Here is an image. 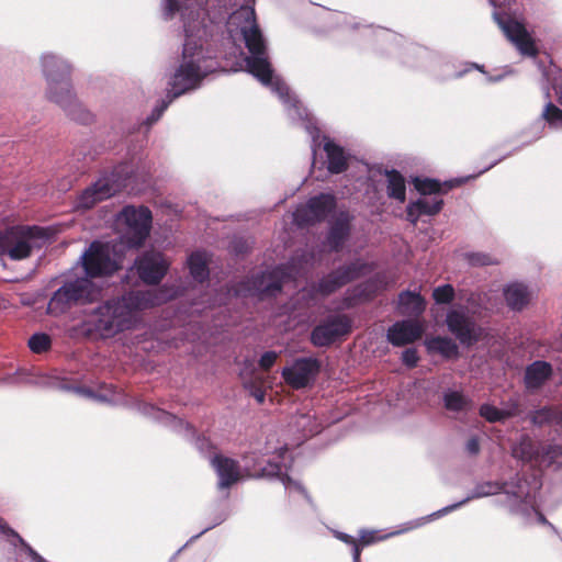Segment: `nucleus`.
<instances>
[{"label":"nucleus","instance_id":"1","mask_svg":"<svg viewBox=\"0 0 562 562\" xmlns=\"http://www.w3.org/2000/svg\"><path fill=\"white\" fill-rule=\"evenodd\" d=\"M211 0H164L162 14L166 21L180 14L184 36L182 61L170 80L168 101L156 106L147 124L157 122L169 103L190 89H194L201 79L215 69V61L204 53V44L220 30V21L210 18L205 5Z\"/></svg>","mask_w":562,"mask_h":562},{"label":"nucleus","instance_id":"2","mask_svg":"<svg viewBox=\"0 0 562 562\" xmlns=\"http://www.w3.org/2000/svg\"><path fill=\"white\" fill-rule=\"evenodd\" d=\"M228 40L235 47L238 55H244L241 46L245 45L249 50V56L245 57L248 72L255 76L262 85L268 86L277 93L282 103L286 106L289 116L292 120L302 121L304 128L312 136L313 151L317 145L319 131L308 117L307 111L303 108L294 95H291L289 87L283 80L273 75V70L268 60L266 44L262 34L256 22L254 8L241 5L234 11L226 22Z\"/></svg>","mask_w":562,"mask_h":562},{"label":"nucleus","instance_id":"3","mask_svg":"<svg viewBox=\"0 0 562 562\" xmlns=\"http://www.w3.org/2000/svg\"><path fill=\"white\" fill-rule=\"evenodd\" d=\"M173 288L150 291H131L99 304L87 316L85 325L90 334L103 339L133 330L142 323V311L160 305L175 296Z\"/></svg>","mask_w":562,"mask_h":562},{"label":"nucleus","instance_id":"4","mask_svg":"<svg viewBox=\"0 0 562 562\" xmlns=\"http://www.w3.org/2000/svg\"><path fill=\"white\" fill-rule=\"evenodd\" d=\"M125 251L122 244L94 240L81 255L80 262L85 277L91 281L93 278L112 276L122 268Z\"/></svg>","mask_w":562,"mask_h":562},{"label":"nucleus","instance_id":"5","mask_svg":"<svg viewBox=\"0 0 562 562\" xmlns=\"http://www.w3.org/2000/svg\"><path fill=\"white\" fill-rule=\"evenodd\" d=\"M121 236L113 240L122 244L123 250L140 248L149 237L153 215L146 206L126 205L115 216Z\"/></svg>","mask_w":562,"mask_h":562},{"label":"nucleus","instance_id":"6","mask_svg":"<svg viewBox=\"0 0 562 562\" xmlns=\"http://www.w3.org/2000/svg\"><path fill=\"white\" fill-rule=\"evenodd\" d=\"M48 238L47 229L38 226H14L0 233V256L22 260L33 248H41Z\"/></svg>","mask_w":562,"mask_h":562},{"label":"nucleus","instance_id":"7","mask_svg":"<svg viewBox=\"0 0 562 562\" xmlns=\"http://www.w3.org/2000/svg\"><path fill=\"white\" fill-rule=\"evenodd\" d=\"M42 65L48 85V98L71 113L75 98L68 80L70 66L50 54L43 55Z\"/></svg>","mask_w":562,"mask_h":562},{"label":"nucleus","instance_id":"8","mask_svg":"<svg viewBox=\"0 0 562 562\" xmlns=\"http://www.w3.org/2000/svg\"><path fill=\"white\" fill-rule=\"evenodd\" d=\"M98 294L99 291L92 281L78 277L65 282L63 286L54 292L48 302L47 313L54 316L61 315L76 303L92 301Z\"/></svg>","mask_w":562,"mask_h":562},{"label":"nucleus","instance_id":"9","mask_svg":"<svg viewBox=\"0 0 562 562\" xmlns=\"http://www.w3.org/2000/svg\"><path fill=\"white\" fill-rule=\"evenodd\" d=\"M289 269V267H277L271 271L262 272L251 281L240 283L234 289V294L236 296H274L292 277V271L285 272Z\"/></svg>","mask_w":562,"mask_h":562},{"label":"nucleus","instance_id":"10","mask_svg":"<svg viewBox=\"0 0 562 562\" xmlns=\"http://www.w3.org/2000/svg\"><path fill=\"white\" fill-rule=\"evenodd\" d=\"M321 367V361L315 357H300L282 369L281 376L290 387L301 390L314 383Z\"/></svg>","mask_w":562,"mask_h":562},{"label":"nucleus","instance_id":"11","mask_svg":"<svg viewBox=\"0 0 562 562\" xmlns=\"http://www.w3.org/2000/svg\"><path fill=\"white\" fill-rule=\"evenodd\" d=\"M124 186L125 179L120 178L117 172L103 176L78 196L76 206L82 210L90 209L98 202L113 196Z\"/></svg>","mask_w":562,"mask_h":562},{"label":"nucleus","instance_id":"12","mask_svg":"<svg viewBox=\"0 0 562 562\" xmlns=\"http://www.w3.org/2000/svg\"><path fill=\"white\" fill-rule=\"evenodd\" d=\"M369 269L370 267L367 263L359 260L351 262L324 276L317 284L313 285L312 291L323 296L329 295L348 282L364 274Z\"/></svg>","mask_w":562,"mask_h":562},{"label":"nucleus","instance_id":"13","mask_svg":"<svg viewBox=\"0 0 562 562\" xmlns=\"http://www.w3.org/2000/svg\"><path fill=\"white\" fill-rule=\"evenodd\" d=\"M336 199L330 193H321L311 198L305 205L299 206L293 213V221L299 226L323 221L334 211Z\"/></svg>","mask_w":562,"mask_h":562},{"label":"nucleus","instance_id":"14","mask_svg":"<svg viewBox=\"0 0 562 562\" xmlns=\"http://www.w3.org/2000/svg\"><path fill=\"white\" fill-rule=\"evenodd\" d=\"M446 324L449 331L454 335L462 345H473L480 339L482 334L481 327L465 313L463 307L451 308L447 313Z\"/></svg>","mask_w":562,"mask_h":562},{"label":"nucleus","instance_id":"15","mask_svg":"<svg viewBox=\"0 0 562 562\" xmlns=\"http://www.w3.org/2000/svg\"><path fill=\"white\" fill-rule=\"evenodd\" d=\"M351 329V321L347 315L330 316L314 327L311 341L316 347L329 346Z\"/></svg>","mask_w":562,"mask_h":562},{"label":"nucleus","instance_id":"16","mask_svg":"<svg viewBox=\"0 0 562 562\" xmlns=\"http://www.w3.org/2000/svg\"><path fill=\"white\" fill-rule=\"evenodd\" d=\"M494 19L503 30L506 37L516 46L520 54L535 57L538 53L533 38L527 32L524 24L495 12Z\"/></svg>","mask_w":562,"mask_h":562},{"label":"nucleus","instance_id":"17","mask_svg":"<svg viewBox=\"0 0 562 562\" xmlns=\"http://www.w3.org/2000/svg\"><path fill=\"white\" fill-rule=\"evenodd\" d=\"M134 266L143 282L157 284L166 276L170 263L161 252L147 250L137 257Z\"/></svg>","mask_w":562,"mask_h":562},{"label":"nucleus","instance_id":"18","mask_svg":"<svg viewBox=\"0 0 562 562\" xmlns=\"http://www.w3.org/2000/svg\"><path fill=\"white\" fill-rule=\"evenodd\" d=\"M513 454L524 461H536L540 464L550 465L562 454V448L560 446H549L546 450L540 451L536 448L531 438L522 436L514 447Z\"/></svg>","mask_w":562,"mask_h":562},{"label":"nucleus","instance_id":"19","mask_svg":"<svg viewBox=\"0 0 562 562\" xmlns=\"http://www.w3.org/2000/svg\"><path fill=\"white\" fill-rule=\"evenodd\" d=\"M424 333L423 325L417 321L396 322L387 330V339L394 346H404L419 339Z\"/></svg>","mask_w":562,"mask_h":562},{"label":"nucleus","instance_id":"20","mask_svg":"<svg viewBox=\"0 0 562 562\" xmlns=\"http://www.w3.org/2000/svg\"><path fill=\"white\" fill-rule=\"evenodd\" d=\"M210 461L217 473L220 488H227L239 480V468L235 460L215 453Z\"/></svg>","mask_w":562,"mask_h":562},{"label":"nucleus","instance_id":"21","mask_svg":"<svg viewBox=\"0 0 562 562\" xmlns=\"http://www.w3.org/2000/svg\"><path fill=\"white\" fill-rule=\"evenodd\" d=\"M443 201L438 195H422L407 205V220L415 225L422 215H435L442 209Z\"/></svg>","mask_w":562,"mask_h":562},{"label":"nucleus","instance_id":"22","mask_svg":"<svg viewBox=\"0 0 562 562\" xmlns=\"http://www.w3.org/2000/svg\"><path fill=\"white\" fill-rule=\"evenodd\" d=\"M349 232L350 216L346 212H340L335 223L331 225L327 237V244L330 249L335 251L338 250L349 236Z\"/></svg>","mask_w":562,"mask_h":562},{"label":"nucleus","instance_id":"23","mask_svg":"<svg viewBox=\"0 0 562 562\" xmlns=\"http://www.w3.org/2000/svg\"><path fill=\"white\" fill-rule=\"evenodd\" d=\"M552 374V367L546 361H535L526 368L525 384L528 390L539 389Z\"/></svg>","mask_w":562,"mask_h":562},{"label":"nucleus","instance_id":"24","mask_svg":"<svg viewBox=\"0 0 562 562\" xmlns=\"http://www.w3.org/2000/svg\"><path fill=\"white\" fill-rule=\"evenodd\" d=\"M502 490H503V485L495 483V482L480 483L473 488L472 493L469 496H467L464 499H462L461 502L456 503L453 505L447 506L434 515L439 517L443 514H447V513L460 507L461 505L465 504L467 502H469L471 499L486 497L490 495H495V494L499 493Z\"/></svg>","mask_w":562,"mask_h":562},{"label":"nucleus","instance_id":"25","mask_svg":"<svg viewBox=\"0 0 562 562\" xmlns=\"http://www.w3.org/2000/svg\"><path fill=\"white\" fill-rule=\"evenodd\" d=\"M324 150L327 155V168L330 173H340L346 170L347 156L342 147L328 139L324 144Z\"/></svg>","mask_w":562,"mask_h":562},{"label":"nucleus","instance_id":"26","mask_svg":"<svg viewBox=\"0 0 562 562\" xmlns=\"http://www.w3.org/2000/svg\"><path fill=\"white\" fill-rule=\"evenodd\" d=\"M507 305L515 311H521L530 300V293L522 283H512L504 289Z\"/></svg>","mask_w":562,"mask_h":562},{"label":"nucleus","instance_id":"27","mask_svg":"<svg viewBox=\"0 0 562 562\" xmlns=\"http://www.w3.org/2000/svg\"><path fill=\"white\" fill-rule=\"evenodd\" d=\"M425 301L419 293L404 291L398 297V310L403 315L418 316L425 311Z\"/></svg>","mask_w":562,"mask_h":562},{"label":"nucleus","instance_id":"28","mask_svg":"<svg viewBox=\"0 0 562 562\" xmlns=\"http://www.w3.org/2000/svg\"><path fill=\"white\" fill-rule=\"evenodd\" d=\"M283 465L281 464H278V463H268V465L266 468H263V475H267V476H278L280 479V481L282 482V484L284 485V488L289 492V493H292V492H299L301 493L304 497L308 498L305 490L303 488V486L292 480L286 473H283Z\"/></svg>","mask_w":562,"mask_h":562},{"label":"nucleus","instance_id":"29","mask_svg":"<svg viewBox=\"0 0 562 562\" xmlns=\"http://www.w3.org/2000/svg\"><path fill=\"white\" fill-rule=\"evenodd\" d=\"M425 344L429 351L438 352L445 358H454L459 353L457 344L448 337H432Z\"/></svg>","mask_w":562,"mask_h":562},{"label":"nucleus","instance_id":"30","mask_svg":"<svg viewBox=\"0 0 562 562\" xmlns=\"http://www.w3.org/2000/svg\"><path fill=\"white\" fill-rule=\"evenodd\" d=\"M188 267L192 278L203 282L209 276L207 255L204 251H195L188 258Z\"/></svg>","mask_w":562,"mask_h":562},{"label":"nucleus","instance_id":"31","mask_svg":"<svg viewBox=\"0 0 562 562\" xmlns=\"http://www.w3.org/2000/svg\"><path fill=\"white\" fill-rule=\"evenodd\" d=\"M452 181L441 184L439 181L434 179L416 178L414 180V187L420 195H435L436 193L447 192L452 188Z\"/></svg>","mask_w":562,"mask_h":562},{"label":"nucleus","instance_id":"32","mask_svg":"<svg viewBox=\"0 0 562 562\" xmlns=\"http://www.w3.org/2000/svg\"><path fill=\"white\" fill-rule=\"evenodd\" d=\"M387 177V194L389 196L398 200L400 202L405 201L406 190L405 180L403 176L395 170L389 171Z\"/></svg>","mask_w":562,"mask_h":562},{"label":"nucleus","instance_id":"33","mask_svg":"<svg viewBox=\"0 0 562 562\" xmlns=\"http://www.w3.org/2000/svg\"><path fill=\"white\" fill-rule=\"evenodd\" d=\"M531 422L537 425L546 423H562V409L557 407H543L531 415Z\"/></svg>","mask_w":562,"mask_h":562},{"label":"nucleus","instance_id":"34","mask_svg":"<svg viewBox=\"0 0 562 562\" xmlns=\"http://www.w3.org/2000/svg\"><path fill=\"white\" fill-rule=\"evenodd\" d=\"M445 406L452 412L467 411L470 406V401L467 400L460 392L449 391L443 396Z\"/></svg>","mask_w":562,"mask_h":562},{"label":"nucleus","instance_id":"35","mask_svg":"<svg viewBox=\"0 0 562 562\" xmlns=\"http://www.w3.org/2000/svg\"><path fill=\"white\" fill-rule=\"evenodd\" d=\"M480 414L482 417H484L486 420L491 423L503 420L513 415V413L509 411H502L488 404H484L481 406Z\"/></svg>","mask_w":562,"mask_h":562},{"label":"nucleus","instance_id":"36","mask_svg":"<svg viewBox=\"0 0 562 562\" xmlns=\"http://www.w3.org/2000/svg\"><path fill=\"white\" fill-rule=\"evenodd\" d=\"M50 346V338L46 334H34L29 339V347L33 352L41 353L46 351Z\"/></svg>","mask_w":562,"mask_h":562},{"label":"nucleus","instance_id":"37","mask_svg":"<svg viewBox=\"0 0 562 562\" xmlns=\"http://www.w3.org/2000/svg\"><path fill=\"white\" fill-rule=\"evenodd\" d=\"M432 297L438 304H448L454 297V289L451 284H445L436 288Z\"/></svg>","mask_w":562,"mask_h":562},{"label":"nucleus","instance_id":"38","mask_svg":"<svg viewBox=\"0 0 562 562\" xmlns=\"http://www.w3.org/2000/svg\"><path fill=\"white\" fill-rule=\"evenodd\" d=\"M0 529L4 533H10L13 537H15L21 544L25 548L27 554L32 558L34 562H47L43 557H41L36 551H34L27 543L24 542V540L15 533L12 529L7 527L5 525L0 524Z\"/></svg>","mask_w":562,"mask_h":562},{"label":"nucleus","instance_id":"39","mask_svg":"<svg viewBox=\"0 0 562 562\" xmlns=\"http://www.w3.org/2000/svg\"><path fill=\"white\" fill-rule=\"evenodd\" d=\"M364 290L361 286H357L352 290H348L345 294L342 307L350 308L357 304V301L364 296Z\"/></svg>","mask_w":562,"mask_h":562},{"label":"nucleus","instance_id":"40","mask_svg":"<svg viewBox=\"0 0 562 562\" xmlns=\"http://www.w3.org/2000/svg\"><path fill=\"white\" fill-rule=\"evenodd\" d=\"M468 260L473 266H488L496 263V260L492 259L488 255L480 252L469 254Z\"/></svg>","mask_w":562,"mask_h":562},{"label":"nucleus","instance_id":"41","mask_svg":"<svg viewBox=\"0 0 562 562\" xmlns=\"http://www.w3.org/2000/svg\"><path fill=\"white\" fill-rule=\"evenodd\" d=\"M76 392L86 397H90L100 402H115L114 396H109L103 393H95L89 389H77Z\"/></svg>","mask_w":562,"mask_h":562},{"label":"nucleus","instance_id":"42","mask_svg":"<svg viewBox=\"0 0 562 562\" xmlns=\"http://www.w3.org/2000/svg\"><path fill=\"white\" fill-rule=\"evenodd\" d=\"M279 353L276 351H267L259 359V366L262 370H269L277 361Z\"/></svg>","mask_w":562,"mask_h":562},{"label":"nucleus","instance_id":"43","mask_svg":"<svg viewBox=\"0 0 562 562\" xmlns=\"http://www.w3.org/2000/svg\"><path fill=\"white\" fill-rule=\"evenodd\" d=\"M402 360L407 367H409V368L415 367L418 362L417 350L414 348H408V349L404 350L402 353Z\"/></svg>","mask_w":562,"mask_h":562},{"label":"nucleus","instance_id":"44","mask_svg":"<svg viewBox=\"0 0 562 562\" xmlns=\"http://www.w3.org/2000/svg\"><path fill=\"white\" fill-rule=\"evenodd\" d=\"M145 409H148L149 411V414H151L155 418H170L172 417L171 415H169L168 413L164 412V411H160L158 408H155L154 406L151 405H148L145 407Z\"/></svg>","mask_w":562,"mask_h":562},{"label":"nucleus","instance_id":"45","mask_svg":"<svg viewBox=\"0 0 562 562\" xmlns=\"http://www.w3.org/2000/svg\"><path fill=\"white\" fill-rule=\"evenodd\" d=\"M467 451L470 453V454H476L480 450V445H479V441L476 438H471L469 439V441L467 442Z\"/></svg>","mask_w":562,"mask_h":562},{"label":"nucleus","instance_id":"46","mask_svg":"<svg viewBox=\"0 0 562 562\" xmlns=\"http://www.w3.org/2000/svg\"><path fill=\"white\" fill-rule=\"evenodd\" d=\"M360 539H361L363 544H370V543L375 541L374 533L373 532H367V531H362L361 532Z\"/></svg>","mask_w":562,"mask_h":562},{"label":"nucleus","instance_id":"47","mask_svg":"<svg viewBox=\"0 0 562 562\" xmlns=\"http://www.w3.org/2000/svg\"><path fill=\"white\" fill-rule=\"evenodd\" d=\"M251 395L256 398V401L261 404L265 402V392L257 387L251 392Z\"/></svg>","mask_w":562,"mask_h":562},{"label":"nucleus","instance_id":"48","mask_svg":"<svg viewBox=\"0 0 562 562\" xmlns=\"http://www.w3.org/2000/svg\"><path fill=\"white\" fill-rule=\"evenodd\" d=\"M198 448L203 452L206 448H212L211 442L206 438H199L196 440Z\"/></svg>","mask_w":562,"mask_h":562},{"label":"nucleus","instance_id":"49","mask_svg":"<svg viewBox=\"0 0 562 562\" xmlns=\"http://www.w3.org/2000/svg\"><path fill=\"white\" fill-rule=\"evenodd\" d=\"M337 537H338V539H340L345 543H348V544H351V546H353V543H357L355 538L349 536V535H347V533L339 532L337 535Z\"/></svg>","mask_w":562,"mask_h":562},{"label":"nucleus","instance_id":"50","mask_svg":"<svg viewBox=\"0 0 562 562\" xmlns=\"http://www.w3.org/2000/svg\"><path fill=\"white\" fill-rule=\"evenodd\" d=\"M361 550L358 543L352 546V562H360Z\"/></svg>","mask_w":562,"mask_h":562},{"label":"nucleus","instance_id":"51","mask_svg":"<svg viewBox=\"0 0 562 562\" xmlns=\"http://www.w3.org/2000/svg\"><path fill=\"white\" fill-rule=\"evenodd\" d=\"M512 0H490V3L494 7H502V5H506V4H509Z\"/></svg>","mask_w":562,"mask_h":562},{"label":"nucleus","instance_id":"52","mask_svg":"<svg viewBox=\"0 0 562 562\" xmlns=\"http://www.w3.org/2000/svg\"><path fill=\"white\" fill-rule=\"evenodd\" d=\"M307 419H308V417H307V416H302V417H301V419H300V422H299V425L304 427V426H305V424H306V420H307Z\"/></svg>","mask_w":562,"mask_h":562},{"label":"nucleus","instance_id":"53","mask_svg":"<svg viewBox=\"0 0 562 562\" xmlns=\"http://www.w3.org/2000/svg\"><path fill=\"white\" fill-rule=\"evenodd\" d=\"M538 519H539V521H540L541 524H549V522L547 521V519L544 518V516H543L542 514H540V513H538Z\"/></svg>","mask_w":562,"mask_h":562},{"label":"nucleus","instance_id":"54","mask_svg":"<svg viewBox=\"0 0 562 562\" xmlns=\"http://www.w3.org/2000/svg\"><path fill=\"white\" fill-rule=\"evenodd\" d=\"M281 452H282V456L288 452V449L286 448H281Z\"/></svg>","mask_w":562,"mask_h":562},{"label":"nucleus","instance_id":"55","mask_svg":"<svg viewBox=\"0 0 562 562\" xmlns=\"http://www.w3.org/2000/svg\"><path fill=\"white\" fill-rule=\"evenodd\" d=\"M308 432H310V435H313L314 432H317V430L311 429Z\"/></svg>","mask_w":562,"mask_h":562}]
</instances>
